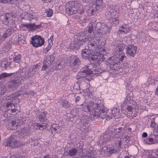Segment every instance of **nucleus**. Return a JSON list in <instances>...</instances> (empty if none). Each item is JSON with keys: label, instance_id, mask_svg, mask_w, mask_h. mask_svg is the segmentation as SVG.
Returning a JSON list of instances; mask_svg holds the SVG:
<instances>
[{"label": "nucleus", "instance_id": "f257e3e1", "mask_svg": "<svg viewBox=\"0 0 158 158\" xmlns=\"http://www.w3.org/2000/svg\"><path fill=\"white\" fill-rule=\"evenodd\" d=\"M95 22L96 20L89 24L88 29H86L83 32L78 33L74 36V41L70 43L69 46V49L74 50L79 48L81 45H83L86 41V37L89 36L90 38L94 36L95 31H96V33L98 35L103 24H102L101 22H98L95 24L94 23Z\"/></svg>", "mask_w": 158, "mask_h": 158}, {"label": "nucleus", "instance_id": "f03ea898", "mask_svg": "<svg viewBox=\"0 0 158 158\" xmlns=\"http://www.w3.org/2000/svg\"><path fill=\"white\" fill-rule=\"evenodd\" d=\"M85 112H89V118L92 120L104 119L106 116V112L104 106L92 102H84L81 105Z\"/></svg>", "mask_w": 158, "mask_h": 158}, {"label": "nucleus", "instance_id": "7ed1b4c3", "mask_svg": "<svg viewBox=\"0 0 158 158\" xmlns=\"http://www.w3.org/2000/svg\"><path fill=\"white\" fill-rule=\"evenodd\" d=\"M114 144L113 148H109V149H107V151L109 152V153L111 154L114 153H115L119 148H123L124 146L123 145V144H125V143H124L123 141L124 140L126 141V143L128 142L127 141L129 140V139L128 136H126L125 137H122L121 136H119L117 137V135L119 133H121V132L124 131V128L122 127H119L118 128H115L114 129Z\"/></svg>", "mask_w": 158, "mask_h": 158}, {"label": "nucleus", "instance_id": "20e7f679", "mask_svg": "<svg viewBox=\"0 0 158 158\" xmlns=\"http://www.w3.org/2000/svg\"><path fill=\"white\" fill-rule=\"evenodd\" d=\"M104 71V70H103L101 68L93 67L92 64H89L81 69L80 71L78 73L76 78L78 79L83 77L86 80L88 79L87 77L89 75L94 74L98 76Z\"/></svg>", "mask_w": 158, "mask_h": 158}, {"label": "nucleus", "instance_id": "39448f33", "mask_svg": "<svg viewBox=\"0 0 158 158\" xmlns=\"http://www.w3.org/2000/svg\"><path fill=\"white\" fill-rule=\"evenodd\" d=\"M19 72L15 74L14 76V78L10 80L6 83V85L8 89L10 90H15L19 86L21 83L22 78Z\"/></svg>", "mask_w": 158, "mask_h": 158}, {"label": "nucleus", "instance_id": "423d86ee", "mask_svg": "<svg viewBox=\"0 0 158 158\" xmlns=\"http://www.w3.org/2000/svg\"><path fill=\"white\" fill-rule=\"evenodd\" d=\"M80 6L81 4L77 2H67L65 6L66 11L69 15L76 14L77 10L76 8Z\"/></svg>", "mask_w": 158, "mask_h": 158}, {"label": "nucleus", "instance_id": "0eeeda50", "mask_svg": "<svg viewBox=\"0 0 158 158\" xmlns=\"http://www.w3.org/2000/svg\"><path fill=\"white\" fill-rule=\"evenodd\" d=\"M3 144L5 146H10L14 148L20 146L22 143L17 139L16 136L13 135L4 142Z\"/></svg>", "mask_w": 158, "mask_h": 158}, {"label": "nucleus", "instance_id": "6e6552de", "mask_svg": "<svg viewBox=\"0 0 158 158\" xmlns=\"http://www.w3.org/2000/svg\"><path fill=\"white\" fill-rule=\"evenodd\" d=\"M93 36L92 37H93ZM92 37H89L88 36L86 37L87 40H89L88 43V46L89 49H90L92 52L96 51V48H97L98 45H99L100 42L99 37V36H96L92 38Z\"/></svg>", "mask_w": 158, "mask_h": 158}, {"label": "nucleus", "instance_id": "1a4fd4ad", "mask_svg": "<svg viewBox=\"0 0 158 158\" xmlns=\"http://www.w3.org/2000/svg\"><path fill=\"white\" fill-rule=\"evenodd\" d=\"M70 66L73 71L74 72L77 70L79 65L81 64V60L77 56L72 55L69 59Z\"/></svg>", "mask_w": 158, "mask_h": 158}, {"label": "nucleus", "instance_id": "9d476101", "mask_svg": "<svg viewBox=\"0 0 158 158\" xmlns=\"http://www.w3.org/2000/svg\"><path fill=\"white\" fill-rule=\"evenodd\" d=\"M55 57V53H53L50 55L45 56L42 67V70H45L48 69L51 65L52 63L54 60Z\"/></svg>", "mask_w": 158, "mask_h": 158}, {"label": "nucleus", "instance_id": "9b49d317", "mask_svg": "<svg viewBox=\"0 0 158 158\" xmlns=\"http://www.w3.org/2000/svg\"><path fill=\"white\" fill-rule=\"evenodd\" d=\"M121 110L123 113L127 114L128 116L135 117L136 116L135 111L131 106H122Z\"/></svg>", "mask_w": 158, "mask_h": 158}, {"label": "nucleus", "instance_id": "f8f14e48", "mask_svg": "<svg viewBox=\"0 0 158 158\" xmlns=\"http://www.w3.org/2000/svg\"><path fill=\"white\" fill-rule=\"evenodd\" d=\"M31 44L36 48L41 46L44 43V39L40 35H35L31 38Z\"/></svg>", "mask_w": 158, "mask_h": 158}, {"label": "nucleus", "instance_id": "ddd939ff", "mask_svg": "<svg viewBox=\"0 0 158 158\" xmlns=\"http://www.w3.org/2000/svg\"><path fill=\"white\" fill-rule=\"evenodd\" d=\"M123 55H115L112 56L109 61L111 65L114 66V65L118 64L119 62H122L126 58L125 54Z\"/></svg>", "mask_w": 158, "mask_h": 158}, {"label": "nucleus", "instance_id": "4468645a", "mask_svg": "<svg viewBox=\"0 0 158 158\" xmlns=\"http://www.w3.org/2000/svg\"><path fill=\"white\" fill-rule=\"evenodd\" d=\"M37 65H34L32 68H29L27 71H26L24 73L25 75H23L24 78H29L33 76L37 71Z\"/></svg>", "mask_w": 158, "mask_h": 158}, {"label": "nucleus", "instance_id": "2eb2a0df", "mask_svg": "<svg viewBox=\"0 0 158 158\" xmlns=\"http://www.w3.org/2000/svg\"><path fill=\"white\" fill-rule=\"evenodd\" d=\"M126 54L131 56L134 57L136 52L137 47L133 44L129 45L126 48Z\"/></svg>", "mask_w": 158, "mask_h": 158}, {"label": "nucleus", "instance_id": "dca6fc26", "mask_svg": "<svg viewBox=\"0 0 158 158\" xmlns=\"http://www.w3.org/2000/svg\"><path fill=\"white\" fill-rule=\"evenodd\" d=\"M18 136L20 138H23V137L29 135L31 133V132L29 127H25L22 128L18 132Z\"/></svg>", "mask_w": 158, "mask_h": 158}, {"label": "nucleus", "instance_id": "f3484780", "mask_svg": "<svg viewBox=\"0 0 158 158\" xmlns=\"http://www.w3.org/2000/svg\"><path fill=\"white\" fill-rule=\"evenodd\" d=\"M6 107L7 112L9 113H15L16 110H18L17 106H16L15 104L8 102L6 103Z\"/></svg>", "mask_w": 158, "mask_h": 158}, {"label": "nucleus", "instance_id": "a211bd4d", "mask_svg": "<svg viewBox=\"0 0 158 158\" xmlns=\"http://www.w3.org/2000/svg\"><path fill=\"white\" fill-rule=\"evenodd\" d=\"M105 110L106 113V117H105V118H106V119H107L108 118L110 119L112 118V117H114V118H118L120 117V115L119 113V109H117L116 108H114L112 110L111 113L112 114H111L110 115H108L107 114V113L106 111V110L105 109Z\"/></svg>", "mask_w": 158, "mask_h": 158}, {"label": "nucleus", "instance_id": "6ab92c4d", "mask_svg": "<svg viewBox=\"0 0 158 158\" xmlns=\"http://www.w3.org/2000/svg\"><path fill=\"white\" fill-rule=\"evenodd\" d=\"M94 52H93L89 60L91 63L90 64H93V67H95L96 64H98L99 57L96 55H94Z\"/></svg>", "mask_w": 158, "mask_h": 158}, {"label": "nucleus", "instance_id": "aec40b11", "mask_svg": "<svg viewBox=\"0 0 158 158\" xmlns=\"http://www.w3.org/2000/svg\"><path fill=\"white\" fill-rule=\"evenodd\" d=\"M92 52H93L90 50V49H85L82 51V56L85 59L89 60Z\"/></svg>", "mask_w": 158, "mask_h": 158}, {"label": "nucleus", "instance_id": "412c9836", "mask_svg": "<svg viewBox=\"0 0 158 158\" xmlns=\"http://www.w3.org/2000/svg\"><path fill=\"white\" fill-rule=\"evenodd\" d=\"M125 47V45L123 43L119 44L114 51H115L116 54L117 55H122L123 54H124L123 52V50Z\"/></svg>", "mask_w": 158, "mask_h": 158}, {"label": "nucleus", "instance_id": "4be33fe9", "mask_svg": "<svg viewBox=\"0 0 158 158\" xmlns=\"http://www.w3.org/2000/svg\"><path fill=\"white\" fill-rule=\"evenodd\" d=\"M111 29L110 27L103 24L102 25L101 31H99V34L98 35L102 36L106 34L107 33H109Z\"/></svg>", "mask_w": 158, "mask_h": 158}, {"label": "nucleus", "instance_id": "5701e85b", "mask_svg": "<svg viewBox=\"0 0 158 158\" xmlns=\"http://www.w3.org/2000/svg\"><path fill=\"white\" fill-rule=\"evenodd\" d=\"M12 32L11 28H8L6 29L5 31L3 34L2 36L1 39L0 40V42H3L6 38L8 37L11 34Z\"/></svg>", "mask_w": 158, "mask_h": 158}, {"label": "nucleus", "instance_id": "b1692460", "mask_svg": "<svg viewBox=\"0 0 158 158\" xmlns=\"http://www.w3.org/2000/svg\"><path fill=\"white\" fill-rule=\"evenodd\" d=\"M12 18L13 14L12 13L6 14L4 19V23L6 25H9L10 24H10V21L11 23H13V21L12 20Z\"/></svg>", "mask_w": 158, "mask_h": 158}, {"label": "nucleus", "instance_id": "393cba45", "mask_svg": "<svg viewBox=\"0 0 158 158\" xmlns=\"http://www.w3.org/2000/svg\"><path fill=\"white\" fill-rule=\"evenodd\" d=\"M7 128L9 130H15L17 129V124L15 123L14 121H10L6 126Z\"/></svg>", "mask_w": 158, "mask_h": 158}, {"label": "nucleus", "instance_id": "a878e982", "mask_svg": "<svg viewBox=\"0 0 158 158\" xmlns=\"http://www.w3.org/2000/svg\"><path fill=\"white\" fill-rule=\"evenodd\" d=\"M152 138L149 139V141L152 144H155L158 143V134H154L151 135Z\"/></svg>", "mask_w": 158, "mask_h": 158}, {"label": "nucleus", "instance_id": "bb28decb", "mask_svg": "<svg viewBox=\"0 0 158 158\" xmlns=\"http://www.w3.org/2000/svg\"><path fill=\"white\" fill-rule=\"evenodd\" d=\"M47 113L45 112H41L38 116V119L41 122H44L47 120L46 115Z\"/></svg>", "mask_w": 158, "mask_h": 158}, {"label": "nucleus", "instance_id": "cd10ccee", "mask_svg": "<svg viewBox=\"0 0 158 158\" xmlns=\"http://www.w3.org/2000/svg\"><path fill=\"white\" fill-rule=\"evenodd\" d=\"M11 62H8L6 59H4L1 61L0 65L2 67L6 69L7 67V65H10L11 64Z\"/></svg>", "mask_w": 158, "mask_h": 158}, {"label": "nucleus", "instance_id": "c85d7f7f", "mask_svg": "<svg viewBox=\"0 0 158 158\" xmlns=\"http://www.w3.org/2000/svg\"><path fill=\"white\" fill-rule=\"evenodd\" d=\"M6 91L7 88L5 85L0 83V97L3 95Z\"/></svg>", "mask_w": 158, "mask_h": 158}, {"label": "nucleus", "instance_id": "c756f323", "mask_svg": "<svg viewBox=\"0 0 158 158\" xmlns=\"http://www.w3.org/2000/svg\"><path fill=\"white\" fill-rule=\"evenodd\" d=\"M113 135H111V137L110 135V134H104L102 137H101V139H102V142L104 143H106L108 141L111 137L112 138L113 137Z\"/></svg>", "mask_w": 158, "mask_h": 158}, {"label": "nucleus", "instance_id": "7c9ffc66", "mask_svg": "<svg viewBox=\"0 0 158 158\" xmlns=\"http://www.w3.org/2000/svg\"><path fill=\"white\" fill-rule=\"evenodd\" d=\"M35 127L36 126L37 127H38L39 128H37V129H39V130L41 131L43 130L44 129H46V126L45 123H43L42 124H40L37 123H35L34 124Z\"/></svg>", "mask_w": 158, "mask_h": 158}, {"label": "nucleus", "instance_id": "2f4dec72", "mask_svg": "<svg viewBox=\"0 0 158 158\" xmlns=\"http://www.w3.org/2000/svg\"><path fill=\"white\" fill-rule=\"evenodd\" d=\"M77 152V149L76 148H74L69 150L68 155L70 156H73L76 155Z\"/></svg>", "mask_w": 158, "mask_h": 158}, {"label": "nucleus", "instance_id": "473e14b6", "mask_svg": "<svg viewBox=\"0 0 158 158\" xmlns=\"http://www.w3.org/2000/svg\"><path fill=\"white\" fill-rule=\"evenodd\" d=\"M13 74L12 73H3L0 74V80L2 79L3 78L8 77L11 76Z\"/></svg>", "mask_w": 158, "mask_h": 158}, {"label": "nucleus", "instance_id": "72a5a7b5", "mask_svg": "<svg viewBox=\"0 0 158 158\" xmlns=\"http://www.w3.org/2000/svg\"><path fill=\"white\" fill-rule=\"evenodd\" d=\"M13 60L15 62L19 63L21 61V55L19 54L15 55V56L13 57Z\"/></svg>", "mask_w": 158, "mask_h": 158}, {"label": "nucleus", "instance_id": "f704fd0d", "mask_svg": "<svg viewBox=\"0 0 158 158\" xmlns=\"http://www.w3.org/2000/svg\"><path fill=\"white\" fill-rule=\"evenodd\" d=\"M65 63L64 61H62L57 64L56 67L58 69L61 70L64 68L65 67Z\"/></svg>", "mask_w": 158, "mask_h": 158}, {"label": "nucleus", "instance_id": "c9c22d12", "mask_svg": "<svg viewBox=\"0 0 158 158\" xmlns=\"http://www.w3.org/2000/svg\"><path fill=\"white\" fill-rule=\"evenodd\" d=\"M51 129L54 131H57V132L59 133L60 132V129L59 127L56 126V124H53L51 126Z\"/></svg>", "mask_w": 158, "mask_h": 158}, {"label": "nucleus", "instance_id": "e433bc0d", "mask_svg": "<svg viewBox=\"0 0 158 158\" xmlns=\"http://www.w3.org/2000/svg\"><path fill=\"white\" fill-rule=\"evenodd\" d=\"M111 21L114 26H116L118 24V18L117 17L111 18L110 20V22Z\"/></svg>", "mask_w": 158, "mask_h": 158}, {"label": "nucleus", "instance_id": "4c0bfd02", "mask_svg": "<svg viewBox=\"0 0 158 158\" xmlns=\"http://www.w3.org/2000/svg\"><path fill=\"white\" fill-rule=\"evenodd\" d=\"M128 29H127V27H125L123 26H122L121 27H120L118 31L123 32L125 33H127L128 31Z\"/></svg>", "mask_w": 158, "mask_h": 158}, {"label": "nucleus", "instance_id": "58836bf2", "mask_svg": "<svg viewBox=\"0 0 158 158\" xmlns=\"http://www.w3.org/2000/svg\"><path fill=\"white\" fill-rule=\"evenodd\" d=\"M41 27V25L40 24L36 25L35 23H33V24H30V27L34 30H35L37 28H40Z\"/></svg>", "mask_w": 158, "mask_h": 158}, {"label": "nucleus", "instance_id": "ea45409f", "mask_svg": "<svg viewBox=\"0 0 158 158\" xmlns=\"http://www.w3.org/2000/svg\"><path fill=\"white\" fill-rule=\"evenodd\" d=\"M96 5L97 6H104L105 4L103 2L102 0H96Z\"/></svg>", "mask_w": 158, "mask_h": 158}, {"label": "nucleus", "instance_id": "a19ab883", "mask_svg": "<svg viewBox=\"0 0 158 158\" xmlns=\"http://www.w3.org/2000/svg\"><path fill=\"white\" fill-rule=\"evenodd\" d=\"M154 119H151V122H150V127L151 128H154L153 131H155V127L156 126V123L154 121Z\"/></svg>", "mask_w": 158, "mask_h": 158}, {"label": "nucleus", "instance_id": "79ce46f5", "mask_svg": "<svg viewBox=\"0 0 158 158\" xmlns=\"http://www.w3.org/2000/svg\"><path fill=\"white\" fill-rule=\"evenodd\" d=\"M15 96L13 94L9 95L6 98V100H11L12 101L13 100H15Z\"/></svg>", "mask_w": 158, "mask_h": 158}, {"label": "nucleus", "instance_id": "37998d69", "mask_svg": "<svg viewBox=\"0 0 158 158\" xmlns=\"http://www.w3.org/2000/svg\"><path fill=\"white\" fill-rule=\"evenodd\" d=\"M62 105L66 108H68L69 106V104L66 100H64L62 102Z\"/></svg>", "mask_w": 158, "mask_h": 158}, {"label": "nucleus", "instance_id": "c03bdc74", "mask_svg": "<svg viewBox=\"0 0 158 158\" xmlns=\"http://www.w3.org/2000/svg\"><path fill=\"white\" fill-rule=\"evenodd\" d=\"M81 7H82V6L81 4V6H79L76 9H77V13H79V14L81 15L83 12V10L82 9H81Z\"/></svg>", "mask_w": 158, "mask_h": 158}, {"label": "nucleus", "instance_id": "a18cd8bd", "mask_svg": "<svg viewBox=\"0 0 158 158\" xmlns=\"http://www.w3.org/2000/svg\"><path fill=\"white\" fill-rule=\"evenodd\" d=\"M94 12V10L92 8V7L90 8L89 9L88 11V14L89 15L91 16L93 15Z\"/></svg>", "mask_w": 158, "mask_h": 158}, {"label": "nucleus", "instance_id": "49530a36", "mask_svg": "<svg viewBox=\"0 0 158 158\" xmlns=\"http://www.w3.org/2000/svg\"><path fill=\"white\" fill-rule=\"evenodd\" d=\"M53 10L51 9H49L46 12L47 15L48 17H51L53 14Z\"/></svg>", "mask_w": 158, "mask_h": 158}, {"label": "nucleus", "instance_id": "de8ad7c7", "mask_svg": "<svg viewBox=\"0 0 158 158\" xmlns=\"http://www.w3.org/2000/svg\"><path fill=\"white\" fill-rule=\"evenodd\" d=\"M12 43V42L11 41H10L9 42V43H7L6 44V47L7 50H8L10 49L11 47V46Z\"/></svg>", "mask_w": 158, "mask_h": 158}, {"label": "nucleus", "instance_id": "09e8293b", "mask_svg": "<svg viewBox=\"0 0 158 158\" xmlns=\"http://www.w3.org/2000/svg\"><path fill=\"white\" fill-rule=\"evenodd\" d=\"M15 96V98L16 97L19 96L22 94V91L19 90L16 92H15L13 94Z\"/></svg>", "mask_w": 158, "mask_h": 158}, {"label": "nucleus", "instance_id": "8fccbe9b", "mask_svg": "<svg viewBox=\"0 0 158 158\" xmlns=\"http://www.w3.org/2000/svg\"><path fill=\"white\" fill-rule=\"evenodd\" d=\"M14 122L16 123V124H17V126L20 125L22 120L18 118L14 121Z\"/></svg>", "mask_w": 158, "mask_h": 158}, {"label": "nucleus", "instance_id": "3c124183", "mask_svg": "<svg viewBox=\"0 0 158 158\" xmlns=\"http://www.w3.org/2000/svg\"><path fill=\"white\" fill-rule=\"evenodd\" d=\"M12 113H9L6 110L4 114V116L5 118H9Z\"/></svg>", "mask_w": 158, "mask_h": 158}, {"label": "nucleus", "instance_id": "603ef678", "mask_svg": "<svg viewBox=\"0 0 158 158\" xmlns=\"http://www.w3.org/2000/svg\"><path fill=\"white\" fill-rule=\"evenodd\" d=\"M84 143L82 142H81L77 144V145L79 147V148L82 149L83 147Z\"/></svg>", "mask_w": 158, "mask_h": 158}, {"label": "nucleus", "instance_id": "864d4df0", "mask_svg": "<svg viewBox=\"0 0 158 158\" xmlns=\"http://www.w3.org/2000/svg\"><path fill=\"white\" fill-rule=\"evenodd\" d=\"M52 44H53L52 43H49L48 46L46 48V50L47 52H48L50 50V49L51 48V46Z\"/></svg>", "mask_w": 158, "mask_h": 158}, {"label": "nucleus", "instance_id": "5fc2aeb1", "mask_svg": "<svg viewBox=\"0 0 158 158\" xmlns=\"http://www.w3.org/2000/svg\"><path fill=\"white\" fill-rule=\"evenodd\" d=\"M152 28L155 30L158 31V24H154V27H152Z\"/></svg>", "mask_w": 158, "mask_h": 158}, {"label": "nucleus", "instance_id": "6e6d98bb", "mask_svg": "<svg viewBox=\"0 0 158 158\" xmlns=\"http://www.w3.org/2000/svg\"><path fill=\"white\" fill-rule=\"evenodd\" d=\"M19 43H22L23 44H25L26 43V41L25 40V38H24L23 40H21L20 39L19 40Z\"/></svg>", "mask_w": 158, "mask_h": 158}, {"label": "nucleus", "instance_id": "4d7b16f0", "mask_svg": "<svg viewBox=\"0 0 158 158\" xmlns=\"http://www.w3.org/2000/svg\"><path fill=\"white\" fill-rule=\"evenodd\" d=\"M24 38V36L23 35H21L20 34L18 36V42L19 43V40L20 39L21 40H22Z\"/></svg>", "mask_w": 158, "mask_h": 158}, {"label": "nucleus", "instance_id": "13d9d810", "mask_svg": "<svg viewBox=\"0 0 158 158\" xmlns=\"http://www.w3.org/2000/svg\"><path fill=\"white\" fill-rule=\"evenodd\" d=\"M94 0H82V1L83 2H85V3H88L89 2H91L92 1H93Z\"/></svg>", "mask_w": 158, "mask_h": 158}, {"label": "nucleus", "instance_id": "bf43d9fd", "mask_svg": "<svg viewBox=\"0 0 158 158\" xmlns=\"http://www.w3.org/2000/svg\"><path fill=\"white\" fill-rule=\"evenodd\" d=\"M43 158H51V157L50 155L47 154L46 155L44 156Z\"/></svg>", "mask_w": 158, "mask_h": 158}, {"label": "nucleus", "instance_id": "052dcab7", "mask_svg": "<svg viewBox=\"0 0 158 158\" xmlns=\"http://www.w3.org/2000/svg\"><path fill=\"white\" fill-rule=\"evenodd\" d=\"M148 135L147 134L146 132H143L142 134V136L144 137H147Z\"/></svg>", "mask_w": 158, "mask_h": 158}, {"label": "nucleus", "instance_id": "680f3d73", "mask_svg": "<svg viewBox=\"0 0 158 158\" xmlns=\"http://www.w3.org/2000/svg\"><path fill=\"white\" fill-rule=\"evenodd\" d=\"M80 99V97H77L75 99V101L76 102H78L79 99Z\"/></svg>", "mask_w": 158, "mask_h": 158}, {"label": "nucleus", "instance_id": "e2e57ef3", "mask_svg": "<svg viewBox=\"0 0 158 158\" xmlns=\"http://www.w3.org/2000/svg\"><path fill=\"white\" fill-rule=\"evenodd\" d=\"M23 26L25 27H30V24H24L23 25Z\"/></svg>", "mask_w": 158, "mask_h": 158}, {"label": "nucleus", "instance_id": "0e129e2a", "mask_svg": "<svg viewBox=\"0 0 158 158\" xmlns=\"http://www.w3.org/2000/svg\"><path fill=\"white\" fill-rule=\"evenodd\" d=\"M23 94H30V92H27V91L23 92Z\"/></svg>", "mask_w": 158, "mask_h": 158}, {"label": "nucleus", "instance_id": "69168bd1", "mask_svg": "<svg viewBox=\"0 0 158 158\" xmlns=\"http://www.w3.org/2000/svg\"><path fill=\"white\" fill-rule=\"evenodd\" d=\"M127 99H125V101L127 103H129V101H128V98L127 97Z\"/></svg>", "mask_w": 158, "mask_h": 158}, {"label": "nucleus", "instance_id": "338daca9", "mask_svg": "<svg viewBox=\"0 0 158 158\" xmlns=\"http://www.w3.org/2000/svg\"><path fill=\"white\" fill-rule=\"evenodd\" d=\"M127 130L129 131H131L132 129L131 127H129L128 128Z\"/></svg>", "mask_w": 158, "mask_h": 158}, {"label": "nucleus", "instance_id": "774afa93", "mask_svg": "<svg viewBox=\"0 0 158 158\" xmlns=\"http://www.w3.org/2000/svg\"><path fill=\"white\" fill-rule=\"evenodd\" d=\"M156 132L157 134H158V125L156 127Z\"/></svg>", "mask_w": 158, "mask_h": 158}]
</instances>
